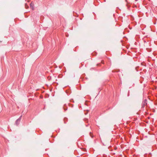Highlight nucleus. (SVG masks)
Here are the masks:
<instances>
[{"label":"nucleus","instance_id":"1","mask_svg":"<svg viewBox=\"0 0 157 157\" xmlns=\"http://www.w3.org/2000/svg\"><path fill=\"white\" fill-rule=\"evenodd\" d=\"M22 117V115H21L20 117L17 119L16 120V121H15V124L16 125H18L19 124V123L21 121V120Z\"/></svg>","mask_w":157,"mask_h":157},{"label":"nucleus","instance_id":"2","mask_svg":"<svg viewBox=\"0 0 157 157\" xmlns=\"http://www.w3.org/2000/svg\"><path fill=\"white\" fill-rule=\"evenodd\" d=\"M63 109H64L65 111H66L67 110V107L66 104H65L63 106Z\"/></svg>","mask_w":157,"mask_h":157},{"label":"nucleus","instance_id":"3","mask_svg":"<svg viewBox=\"0 0 157 157\" xmlns=\"http://www.w3.org/2000/svg\"><path fill=\"white\" fill-rule=\"evenodd\" d=\"M67 117H65L64 119V123L66 124V121H67Z\"/></svg>","mask_w":157,"mask_h":157},{"label":"nucleus","instance_id":"4","mask_svg":"<svg viewBox=\"0 0 157 157\" xmlns=\"http://www.w3.org/2000/svg\"><path fill=\"white\" fill-rule=\"evenodd\" d=\"M33 3H31L30 4V7L32 8L33 9Z\"/></svg>","mask_w":157,"mask_h":157},{"label":"nucleus","instance_id":"5","mask_svg":"<svg viewBox=\"0 0 157 157\" xmlns=\"http://www.w3.org/2000/svg\"><path fill=\"white\" fill-rule=\"evenodd\" d=\"M69 106H71V107H73V105L70 103L68 104Z\"/></svg>","mask_w":157,"mask_h":157},{"label":"nucleus","instance_id":"6","mask_svg":"<svg viewBox=\"0 0 157 157\" xmlns=\"http://www.w3.org/2000/svg\"><path fill=\"white\" fill-rule=\"evenodd\" d=\"M75 13L77 15V16L78 17V15L77 14V13ZM73 14H74V15L75 16H77L76 15H75V12H73Z\"/></svg>","mask_w":157,"mask_h":157},{"label":"nucleus","instance_id":"7","mask_svg":"<svg viewBox=\"0 0 157 157\" xmlns=\"http://www.w3.org/2000/svg\"><path fill=\"white\" fill-rule=\"evenodd\" d=\"M103 62V61H101V63H104Z\"/></svg>","mask_w":157,"mask_h":157},{"label":"nucleus","instance_id":"8","mask_svg":"<svg viewBox=\"0 0 157 157\" xmlns=\"http://www.w3.org/2000/svg\"><path fill=\"white\" fill-rule=\"evenodd\" d=\"M76 157H78V156H77Z\"/></svg>","mask_w":157,"mask_h":157}]
</instances>
